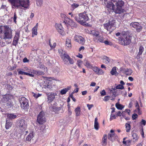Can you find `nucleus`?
I'll return each instance as SVG.
<instances>
[{
    "label": "nucleus",
    "mask_w": 146,
    "mask_h": 146,
    "mask_svg": "<svg viewBox=\"0 0 146 146\" xmlns=\"http://www.w3.org/2000/svg\"><path fill=\"white\" fill-rule=\"evenodd\" d=\"M12 30L7 25L0 26V34L3 35L2 38L5 40L10 39L12 37Z\"/></svg>",
    "instance_id": "obj_1"
},
{
    "label": "nucleus",
    "mask_w": 146,
    "mask_h": 146,
    "mask_svg": "<svg viewBox=\"0 0 146 146\" xmlns=\"http://www.w3.org/2000/svg\"><path fill=\"white\" fill-rule=\"evenodd\" d=\"M11 3L12 6L15 8H19L21 6L25 8L28 9L29 6V1H26L24 0H8Z\"/></svg>",
    "instance_id": "obj_2"
},
{
    "label": "nucleus",
    "mask_w": 146,
    "mask_h": 146,
    "mask_svg": "<svg viewBox=\"0 0 146 146\" xmlns=\"http://www.w3.org/2000/svg\"><path fill=\"white\" fill-rule=\"evenodd\" d=\"M122 33L125 35V36L124 38L122 37H118V39L120 43L124 45H127L129 44L131 42L132 37L131 35H128L129 33V31L123 32Z\"/></svg>",
    "instance_id": "obj_3"
},
{
    "label": "nucleus",
    "mask_w": 146,
    "mask_h": 146,
    "mask_svg": "<svg viewBox=\"0 0 146 146\" xmlns=\"http://www.w3.org/2000/svg\"><path fill=\"white\" fill-rule=\"evenodd\" d=\"M89 19V17L85 12L79 13L78 17L76 16L75 17V20L82 25L88 21Z\"/></svg>",
    "instance_id": "obj_4"
},
{
    "label": "nucleus",
    "mask_w": 146,
    "mask_h": 146,
    "mask_svg": "<svg viewBox=\"0 0 146 146\" xmlns=\"http://www.w3.org/2000/svg\"><path fill=\"white\" fill-rule=\"evenodd\" d=\"M115 23V21L114 19H110L108 23L104 24L105 29L110 32H112L115 29L114 25Z\"/></svg>",
    "instance_id": "obj_5"
},
{
    "label": "nucleus",
    "mask_w": 146,
    "mask_h": 146,
    "mask_svg": "<svg viewBox=\"0 0 146 146\" xmlns=\"http://www.w3.org/2000/svg\"><path fill=\"white\" fill-rule=\"evenodd\" d=\"M21 106L23 109L27 110L29 108V100L25 97H22L19 99Z\"/></svg>",
    "instance_id": "obj_6"
},
{
    "label": "nucleus",
    "mask_w": 146,
    "mask_h": 146,
    "mask_svg": "<svg viewBox=\"0 0 146 146\" xmlns=\"http://www.w3.org/2000/svg\"><path fill=\"white\" fill-rule=\"evenodd\" d=\"M63 60L65 64H67L68 63V62H69V63L71 64H74V61L72 58H71L68 55L65 53H64L62 54V57Z\"/></svg>",
    "instance_id": "obj_7"
},
{
    "label": "nucleus",
    "mask_w": 146,
    "mask_h": 146,
    "mask_svg": "<svg viewBox=\"0 0 146 146\" xmlns=\"http://www.w3.org/2000/svg\"><path fill=\"white\" fill-rule=\"evenodd\" d=\"M44 114L43 112H40L38 115L37 119V123L40 125L43 124L46 121L45 118Z\"/></svg>",
    "instance_id": "obj_8"
},
{
    "label": "nucleus",
    "mask_w": 146,
    "mask_h": 146,
    "mask_svg": "<svg viewBox=\"0 0 146 146\" xmlns=\"http://www.w3.org/2000/svg\"><path fill=\"white\" fill-rule=\"evenodd\" d=\"M130 25L135 29L137 32H140L143 29L141 25L138 22H132L130 23Z\"/></svg>",
    "instance_id": "obj_9"
},
{
    "label": "nucleus",
    "mask_w": 146,
    "mask_h": 146,
    "mask_svg": "<svg viewBox=\"0 0 146 146\" xmlns=\"http://www.w3.org/2000/svg\"><path fill=\"white\" fill-rule=\"evenodd\" d=\"M64 25H66L67 27L68 25L72 27L76 28L77 27V24L71 19L68 18H66L65 21H64L62 23Z\"/></svg>",
    "instance_id": "obj_10"
},
{
    "label": "nucleus",
    "mask_w": 146,
    "mask_h": 146,
    "mask_svg": "<svg viewBox=\"0 0 146 146\" xmlns=\"http://www.w3.org/2000/svg\"><path fill=\"white\" fill-rule=\"evenodd\" d=\"M108 135V138L111 141H113L117 139L118 137L117 134L114 133V131L113 130H111Z\"/></svg>",
    "instance_id": "obj_11"
},
{
    "label": "nucleus",
    "mask_w": 146,
    "mask_h": 146,
    "mask_svg": "<svg viewBox=\"0 0 146 146\" xmlns=\"http://www.w3.org/2000/svg\"><path fill=\"white\" fill-rule=\"evenodd\" d=\"M17 125L22 129H25L27 127V124L23 119L19 120L17 122Z\"/></svg>",
    "instance_id": "obj_12"
},
{
    "label": "nucleus",
    "mask_w": 146,
    "mask_h": 146,
    "mask_svg": "<svg viewBox=\"0 0 146 146\" xmlns=\"http://www.w3.org/2000/svg\"><path fill=\"white\" fill-rule=\"evenodd\" d=\"M144 50V48L142 46H140L139 48V52L136 56V58L137 59L138 61H141V60L143 59V58L141 56Z\"/></svg>",
    "instance_id": "obj_13"
},
{
    "label": "nucleus",
    "mask_w": 146,
    "mask_h": 146,
    "mask_svg": "<svg viewBox=\"0 0 146 146\" xmlns=\"http://www.w3.org/2000/svg\"><path fill=\"white\" fill-rule=\"evenodd\" d=\"M74 40L80 44L83 45L85 42V40L82 36L78 35H76L74 38Z\"/></svg>",
    "instance_id": "obj_14"
},
{
    "label": "nucleus",
    "mask_w": 146,
    "mask_h": 146,
    "mask_svg": "<svg viewBox=\"0 0 146 146\" xmlns=\"http://www.w3.org/2000/svg\"><path fill=\"white\" fill-rule=\"evenodd\" d=\"M47 102L48 103L52 102L55 98V96L56 95L55 93L50 94H47Z\"/></svg>",
    "instance_id": "obj_15"
},
{
    "label": "nucleus",
    "mask_w": 146,
    "mask_h": 146,
    "mask_svg": "<svg viewBox=\"0 0 146 146\" xmlns=\"http://www.w3.org/2000/svg\"><path fill=\"white\" fill-rule=\"evenodd\" d=\"M120 70L121 72L127 75H130L132 72V70L130 69H126L121 68H120Z\"/></svg>",
    "instance_id": "obj_16"
},
{
    "label": "nucleus",
    "mask_w": 146,
    "mask_h": 146,
    "mask_svg": "<svg viewBox=\"0 0 146 146\" xmlns=\"http://www.w3.org/2000/svg\"><path fill=\"white\" fill-rule=\"evenodd\" d=\"M92 70L96 74L99 75H101L104 73L102 70L96 67H93Z\"/></svg>",
    "instance_id": "obj_17"
},
{
    "label": "nucleus",
    "mask_w": 146,
    "mask_h": 146,
    "mask_svg": "<svg viewBox=\"0 0 146 146\" xmlns=\"http://www.w3.org/2000/svg\"><path fill=\"white\" fill-rule=\"evenodd\" d=\"M116 8H115V13H123L124 12L125 10L123 9L122 7L116 6Z\"/></svg>",
    "instance_id": "obj_18"
},
{
    "label": "nucleus",
    "mask_w": 146,
    "mask_h": 146,
    "mask_svg": "<svg viewBox=\"0 0 146 146\" xmlns=\"http://www.w3.org/2000/svg\"><path fill=\"white\" fill-rule=\"evenodd\" d=\"M46 126L45 125H43V124L40 125L38 128L39 132H40L42 134L44 133L46 131Z\"/></svg>",
    "instance_id": "obj_19"
},
{
    "label": "nucleus",
    "mask_w": 146,
    "mask_h": 146,
    "mask_svg": "<svg viewBox=\"0 0 146 146\" xmlns=\"http://www.w3.org/2000/svg\"><path fill=\"white\" fill-rule=\"evenodd\" d=\"M105 6H106L107 8H110L112 7V9L114 10L115 8V5H114L111 2L109 1L105 5Z\"/></svg>",
    "instance_id": "obj_20"
},
{
    "label": "nucleus",
    "mask_w": 146,
    "mask_h": 146,
    "mask_svg": "<svg viewBox=\"0 0 146 146\" xmlns=\"http://www.w3.org/2000/svg\"><path fill=\"white\" fill-rule=\"evenodd\" d=\"M136 102L135 106L137 109L135 110V111L138 113L139 115H141L142 113V111L140 110L138 102L137 101Z\"/></svg>",
    "instance_id": "obj_21"
},
{
    "label": "nucleus",
    "mask_w": 146,
    "mask_h": 146,
    "mask_svg": "<svg viewBox=\"0 0 146 146\" xmlns=\"http://www.w3.org/2000/svg\"><path fill=\"white\" fill-rule=\"evenodd\" d=\"M110 73L112 75H114L116 76H117L118 75V73L117 72L116 67H114L113 68L110 72Z\"/></svg>",
    "instance_id": "obj_22"
},
{
    "label": "nucleus",
    "mask_w": 146,
    "mask_h": 146,
    "mask_svg": "<svg viewBox=\"0 0 146 146\" xmlns=\"http://www.w3.org/2000/svg\"><path fill=\"white\" fill-rule=\"evenodd\" d=\"M107 135L105 134L102 139V144L103 146H105L107 144Z\"/></svg>",
    "instance_id": "obj_23"
},
{
    "label": "nucleus",
    "mask_w": 146,
    "mask_h": 146,
    "mask_svg": "<svg viewBox=\"0 0 146 146\" xmlns=\"http://www.w3.org/2000/svg\"><path fill=\"white\" fill-rule=\"evenodd\" d=\"M7 117L9 119L12 120L16 118L17 115L13 113H8L7 114Z\"/></svg>",
    "instance_id": "obj_24"
},
{
    "label": "nucleus",
    "mask_w": 146,
    "mask_h": 146,
    "mask_svg": "<svg viewBox=\"0 0 146 146\" xmlns=\"http://www.w3.org/2000/svg\"><path fill=\"white\" fill-rule=\"evenodd\" d=\"M71 88L70 87L68 86L66 88H64L60 92V94L61 95L65 94Z\"/></svg>",
    "instance_id": "obj_25"
},
{
    "label": "nucleus",
    "mask_w": 146,
    "mask_h": 146,
    "mask_svg": "<svg viewBox=\"0 0 146 146\" xmlns=\"http://www.w3.org/2000/svg\"><path fill=\"white\" fill-rule=\"evenodd\" d=\"M34 136V134L32 132H31L29 133L26 138V140L27 141H31L32 139Z\"/></svg>",
    "instance_id": "obj_26"
},
{
    "label": "nucleus",
    "mask_w": 146,
    "mask_h": 146,
    "mask_svg": "<svg viewBox=\"0 0 146 146\" xmlns=\"http://www.w3.org/2000/svg\"><path fill=\"white\" fill-rule=\"evenodd\" d=\"M124 3L122 1H118L115 4L116 6L122 7L124 5Z\"/></svg>",
    "instance_id": "obj_27"
},
{
    "label": "nucleus",
    "mask_w": 146,
    "mask_h": 146,
    "mask_svg": "<svg viewBox=\"0 0 146 146\" xmlns=\"http://www.w3.org/2000/svg\"><path fill=\"white\" fill-rule=\"evenodd\" d=\"M94 127V128L96 130H98V129L99 124L98 122V119L97 117H96L95 119Z\"/></svg>",
    "instance_id": "obj_28"
},
{
    "label": "nucleus",
    "mask_w": 146,
    "mask_h": 146,
    "mask_svg": "<svg viewBox=\"0 0 146 146\" xmlns=\"http://www.w3.org/2000/svg\"><path fill=\"white\" fill-rule=\"evenodd\" d=\"M75 111L76 116H80L81 111L80 108L79 107H77L75 109Z\"/></svg>",
    "instance_id": "obj_29"
},
{
    "label": "nucleus",
    "mask_w": 146,
    "mask_h": 146,
    "mask_svg": "<svg viewBox=\"0 0 146 146\" xmlns=\"http://www.w3.org/2000/svg\"><path fill=\"white\" fill-rule=\"evenodd\" d=\"M103 62L106 64L108 63L110 61V60L109 58L106 56H104L103 58Z\"/></svg>",
    "instance_id": "obj_30"
},
{
    "label": "nucleus",
    "mask_w": 146,
    "mask_h": 146,
    "mask_svg": "<svg viewBox=\"0 0 146 146\" xmlns=\"http://www.w3.org/2000/svg\"><path fill=\"white\" fill-rule=\"evenodd\" d=\"M66 45L68 47H71V40L69 38H67L66 41Z\"/></svg>",
    "instance_id": "obj_31"
},
{
    "label": "nucleus",
    "mask_w": 146,
    "mask_h": 146,
    "mask_svg": "<svg viewBox=\"0 0 146 146\" xmlns=\"http://www.w3.org/2000/svg\"><path fill=\"white\" fill-rule=\"evenodd\" d=\"M96 39L97 40V42H98L103 43L104 41V37L102 36H98V37L96 38Z\"/></svg>",
    "instance_id": "obj_32"
},
{
    "label": "nucleus",
    "mask_w": 146,
    "mask_h": 146,
    "mask_svg": "<svg viewBox=\"0 0 146 146\" xmlns=\"http://www.w3.org/2000/svg\"><path fill=\"white\" fill-rule=\"evenodd\" d=\"M91 33L93 35L96 37H98L100 34V33L98 31L95 30L91 31Z\"/></svg>",
    "instance_id": "obj_33"
},
{
    "label": "nucleus",
    "mask_w": 146,
    "mask_h": 146,
    "mask_svg": "<svg viewBox=\"0 0 146 146\" xmlns=\"http://www.w3.org/2000/svg\"><path fill=\"white\" fill-rule=\"evenodd\" d=\"M12 125V123L11 122H9L7 120L6 121L5 128L6 129H9L10 127H11Z\"/></svg>",
    "instance_id": "obj_34"
},
{
    "label": "nucleus",
    "mask_w": 146,
    "mask_h": 146,
    "mask_svg": "<svg viewBox=\"0 0 146 146\" xmlns=\"http://www.w3.org/2000/svg\"><path fill=\"white\" fill-rule=\"evenodd\" d=\"M131 142V140H128L126 141H123V143L126 145V146H130Z\"/></svg>",
    "instance_id": "obj_35"
},
{
    "label": "nucleus",
    "mask_w": 146,
    "mask_h": 146,
    "mask_svg": "<svg viewBox=\"0 0 146 146\" xmlns=\"http://www.w3.org/2000/svg\"><path fill=\"white\" fill-rule=\"evenodd\" d=\"M34 72L37 75H43L44 74V72L41 71L35 70L34 71Z\"/></svg>",
    "instance_id": "obj_36"
},
{
    "label": "nucleus",
    "mask_w": 146,
    "mask_h": 146,
    "mask_svg": "<svg viewBox=\"0 0 146 146\" xmlns=\"http://www.w3.org/2000/svg\"><path fill=\"white\" fill-rule=\"evenodd\" d=\"M126 129L127 132L129 131L130 129V125L129 123H126L125 125Z\"/></svg>",
    "instance_id": "obj_37"
},
{
    "label": "nucleus",
    "mask_w": 146,
    "mask_h": 146,
    "mask_svg": "<svg viewBox=\"0 0 146 146\" xmlns=\"http://www.w3.org/2000/svg\"><path fill=\"white\" fill-rule=\"evenodd\" d=\"M17 71L18 72V74L19 75H26V73L22 71V70L21 69H19L17 70Z\"/></svg>",
    "instance_id": "obj_38"
},
{
    "label": "nucleus",
    "mask_w": 146,
    "mask_h": 146,
    "mask_svg": "<svg viewBox=\"0 0 146 146\" xmlns=\"http://www.w3.org/2000/svg\"><path fill=\"white\" fill-rule=\"evenodd\" d=\"M121 92V91L120 90H117L116 91H114V92H111V93H112V96H114V97L117 96V93L118 92L119 93H120Z\"/></svg>",
    "instance_id": "obj_39"
},
{
    "label": "nucleus",
    "mask_w": 146,
    "mask_h": 146,
    "mask_svg": "<svg viewBox=\"0 0 146 146\" xmlns=\"http://www.w3.org/2000/svg\"><path fill=\"white\" fill-rule=\"evenodd\" d=\"M115 106L116 108L118 110H121L123 108L122 105L118 103L116 104Z\"/></svg>",
    "instance_id": "obj_40"
},
{
    "label": "nucleus",
    "mask_w": 146,
    "mask_h": 146,
    "mask_svg": "<svg viewBox=\"0 0 146 146\" xmlns=\"http://www.w3.org/2000/svg\"><path fill=\"white\" fill-rule=\"evenodd\" d=\"M55 27L57 29V30H58L59 29H63L62 26L61 25V24H56Z\"/></svg>",
    "instance_id": "obj_41"
},
{
    "label": "nucleus",
    "mask_w": 146,
    "mask_h": 146,
    "mask_svg": "<svg viewBox=\"0 0 146 146\" xmlns=\"http://www.w3.org/2000/svg\"><path fill=\"white\" fill-rule=\"evenodd\" d=\"M37 29L35 27H33L32 30L33 35H36L37 34Z\"/></svg>",
    "instance_id": "obj_42"
},
{
    "label": "nucleus",
    "mask_w": 146,
    "mask_h": 146,
    "mask_svg": "<svg viewBox=\"0 0 146 146\" xmlns=\"http://www.w3.org/2000/svg\"><path fill=\"white\" fill-rule=\"evenodd\" d=\"M132 137H133V139L136 140L138 139L139 137L137 136V134L136 133H134L132 134Z\"/></svg>",
    "instance_id": "obj_43"
},
{
    "label": "nucleus",
    "mask_w": 146,
    "mask_h": 146,
    "mask_svg": "<svg viewBox=\"0 0 146 146\" xmlns=\"http://www.w3.org/2000/svg\"><path fill=\"white\" fill-rule=\"evenodd\" d=\"M19 34L18 33H16L15 35L14 38V40L18 41L19 40Z\"/></svg>",
    "instance_id": "obj_44"
},
{
    "label": "nucleus",
    "mask_w": 146,
    "mask_h": 146,
    "mask_svg": "<svg viewBox=\"0 0 146 146\" xmlns=\"http://www.w3.org/2000/svg\"><path fill=\"white\" fill-rule=\"evenodd\" d=\"M103 43H105L106 45H112L113 44L112 42L107 40L104 41Z\"/></svg>",
    "instance_id": "obj_45"
},
{
    "label": "nucleus",
    "mask_w": 146,
    "mask_h": 146,
    "mask_svg": "<svg viewBox=\"0 0 146 146\" xmlns=\"http://www.w3.org/2000/svg\"><path fill=\"white\" fill-rule=\"evenodd\" d=\"M116 88L117 89L122 90L124 89V87L123 85L121 84H119L116 86Z\"/></svg>",
    "instance_id": "obj_46"
},
{
    "label": "nucleus",
    "mask_w": 146,
    "mask_h": 146,
    "mask_svg": "<svg viewBox=\"0 0 146 146\" xmlns=\"http://www.w3.org/2000/svg\"><path fill=\"white\" fill-rule=\"evenodd\" d=\"M82 64V62L80 60H77V65L78 66H79V67H81V66Z\"/></svg>",
    "instance_id": "obj_47"
},
{
    "label": "nucleus",
    "mask_w": 146,
    "mask_h": 146,
    "mask_svg": "<svg viewBox=\"0 0 146 146\" xmlns=\"http://www.w3.org/2000/svg\"><path fill=\"white\" fill-rule=\"evenodd\" d=\"M8 99L7 98L6 96H4L2 99V101L4 102H5L8 101Z\"/></svg>",
    "instance_id": "obj_48"
},
{
    "label": "nucleus",
    "mask_w": 146,
    "mask_h": 146,
    "mask_svg": "<svg viewBox=\"0 0 146 146\" xmlns=\"http://www.w3.org/2000/svg\"><path fill=\"white\" fill-rule=\"evenodd\" d=\"M138 117V115L136 113H134L132 115V119L133 120L136 119Z\"/></svg>",
    "instance_id": "obj_49"
},
{
    "label": "nucleus",
    "mask_w": 146,
    "mask_h": 146,
    "mask_svg": "<svg viewBox=\"0 0 146 146\" xmlns=\"http://www.w3.org/2000/svg\"><path fill=\"white\" fill-rule=\"evenodd\" d=\"M110 96H105L104 97V99H103L104 101L105 102H107L108 100H109L110 99Z\"/></svg>",
    "instance_id": "obj_50"
},
{
    "label": "nucleus",
    "mask_w": 146,
    "mask_h": 146,
    "mask_svg": "<svg viewBox=\"0 0 146 146\" xmlns=\"http://www.w3.org/2000/svg\"><path fill=\"white\" fill-rule=\"evenodd\" d=\"M60 15L61 17L64 20V21H65L66 19V18H68L65 15L63 14H61Z\"/></svg>",
    "instance_id": "obj_51"
},
{
    "label": "nucleus",
    "mask_w": 146,
    "mask_h": 146,
    "mask_svg": "<svg viewBox=\"0 0 146 146\" xmlns=\"http://www.w3.org/2000/svg\"><path fill=\"white\" fill-rule=\"evenodd\" d=\"M100 93L101 96H104L106 95V92L104 90H103Z\"/></svg>",
    "instance_id": "obj_52"
},
{
    "label": "nucleus",
    "mask_w": 146,
    "mask_h": 146,
    "mask_svg": "<svg viewBox=\"0 0 146 146\" xmlns=\"http://www.w3.org/2000/svg\"><path fill=\"white\" fill-rule=\"evenodd\" d=\"M58 32L61 35H63L64 34V31L63 29L57 30Z\"/></svg>",
    "instance_id": "obj_53"
},
{
    "label": "nucleus",
    "mask_w": 146,
    "mask_h": 146,
    "mask_svg": "<svg viewBox=\"0 0 146 146\" xmlns=\"http://www.w3.org/2000/svg\"><path fill=\"white\" fill-rule=\"evenodd\" d=\"M79 5L78 4H76L75 3H74L72 5V7L74 9L78 7Z\"/></svg>",
    "instance_id": "obj_54"
},
{
    "label": "nucleus",
    "mask_w": 146,
    "mask_h": 146,
    "mask_svg": "<svg viewBox=\"0 0 146 146\" xmlns=\"http://www.w3.org/2000/svg\"><path fill=\"white\" fill-rule=\"evenodd\" d=\"M74 94L72 93L70 95V97L72 99V100L74 102L76 101V100L75 98L73 97V94Z\"/></svg>",
    "instance_id": "obj_55"
},
{
    "label": "nucleus",
    "mask_w": 146,
    "mask_h": 146,
    "mask_svg": "<svg viewBox=\"0 0 146 146\" xmlns=\"http://www.w3.org/2000/svg\"><path fill=\"white\" fill-rule=\"evenodd\" d=\"M146 121L144 119H142L141 122V124L143 125H145L146 124Z\"/></svg>",
    "instance_id": "obj_56"
},
{
    "label": "nucleus",
    "mask_w": 146,
    "mask_h": 146,
    "mask_svg": "<svg viewBox=\"0 0 146 146\" xmlns=\"http://www.w3.org/2000/svg\"><path fill=\"white\" fill-rule=\"evenodd\" d=\"M87 106L89 110H90L94 106L93 104H87Z\"/></svg>",
    "instance_id": "obj_57"
},
{
    "label": "nucleus",
    "mask_w": 146,
    "mask_h": 146,
    "mask_svg": "<svg viewBox=\"0 0 146 146\" xmlns=\"http://www.w3.org/2000/svg\"><path fill=\"white\" fill-rule=\"evenodd\" d=\"M17 19V16L15 13H14V15L13 16V21L16 23V20Z\"/></svg>",
    "instance_id": "obj_58"
},
{
    "label": "nucleus",
    "mask_w": 146,
    "mask_h": 146,
    "mask_svg": "<svg viewBox=\"0 0 146 146\" xmlns=\"http://www.w3.org/2000/svg\"><path fill=\"white\" fill-rule=\"evenodd\" d=\"M36 4L37 6H39L42 5V3L41 1H38L36 3Z\"/></svg>",
    "instance_id": "obj_59"
},
{
    "label": "nucleus",
    "mask_w": 146,
    "mask_h": 146,
    "mask_svg": "<svg viewBox=\"0 0 146 146\" xmlns=\"http://www.w3.org/2000/svg\"><path fill=\"white\" fill-rule=\"evenodd\" d=\"M85 65L86 67H90L91 66L90 64L88 62H86V63L85 64Z\"/></svg>",
    "instance_id": "obj_60"
},
{
    "label": "nucleus",
    "mask_w": 146,
    "mask_h": 146,
    "mask_svg": "<svg viewBox=\"0 0 146 146\" xmlns=\"http://www.w3.org/2000/svg\"><path fill=\"white\" fill-rule=\"evenodd\" d=\"M29 60L26 58H25L23 60V61L24 62H29Z\"/></svg>",
    "instance_id": "obj_61"
},
{
    "label": "nucleus",
    "mask_w": 146,
    "mask_h": 146,
    "mask_svg": "<svg viewBox=\"0 0 146 146\" xmlns=\"http://www.w3.org/2000/svg\"><path fill=\"white\" fill-rule=\"evenodd\" d=\"M17 42L18 41L13 40V45L16 46L17 44Z\"/></svg>",
    "instance_id": "obj_62"
},
{
    "label": "nucleus",
    "mask_w": 146,
    "mask_h": 146,
    "mask_svg": "<svg viewBox=\"0 0 146 146\" xmlns=\"http://www.w3.org/2000/svg\"><path fill=\"white\" fill-rule=\"evenodd\" d=\"M121 115L122 113H121V111H119L117 113L116 116H121Z\"/></svg>",
    "instance_id": "obj_63"
},
{
    "label": "nucleus",
    "mask_w": 146,
    "mask_h": 146,
    "mask_svg": "<svg viewBox=\"0 0 146 146\" xmlns=\"http://www.w3.org/2000/svg\"><path fill=\"white\" fill-rule=\"evenodd\" d=\"M78 88H76L73 91V92H72V94H74V93H77L78 92Z\"/></svg>",
    "instance_id": "obj_64"
}]
</instances>
